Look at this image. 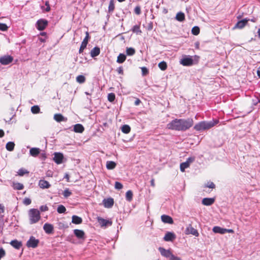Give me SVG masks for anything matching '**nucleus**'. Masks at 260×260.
I'll return each mask as SVG.
<instances>
[{
	"mask_svg": "<svg viewBox=\"0 0 260 260\" xmlns=\"http://www.w3.org/2000/svg\"><path fill=\"white\" fill-rule=\"evenodd\" d=\"M23 187V185L20 183H16L14 184V188L17 190H21Z\"/></svg>",
	"mask_w": 260,
	"mask_h": 260,
	"instance_id": "obj_42",
	"label": "nucleus"
},
{
	"mask_svg": "<svg viewBox=\"0 0 260 260\" xmlns=\"http://www.w3.org/2000/svg\"><path fill=\"white\" fill-rule=\"evenodd\" d=\"M181 64L184 66H190L193 64V59L191 57H185L180 61Z\"/></svg>",
	"mask_w": 260,
	"mask_h": 260,
	"instance_id": "obj_8",
	"label": "nucleus"
},
{
	"mask_svg": "<svg viewBox=\"0 0 260 260\" xmlns=\"http://www.w3.org/2000/svg\"><path fill=\"white\" fill-rule=\"evenodd\" d=\"M205 187L210 188H214L215 187V185L213 182H208L205 185Z\"/></svg>",
	"mask_w": 260,
	"mask_h": 260,
	"instance_id": "obj_46",
	"label": "nucleus"
},
{
	"mask_svg": "<svg viewBox=\"0 0 260 260\" xmlns=\"http://www.w3.org/2000/svg\"><path fill=\"white\" fill-rule=\"evenodd\" d=\"M100 53V49L99 48L95 47L93 48L90 52V55L92 57H94L99 55Z\"/></svg>",
	"mask_w": 260,
	"mask_h": 260,
	"instance_id": "obj_25",
	"label": "nucleus"
},
{
	"mask_svg": "<svg viewBox=\"0 0 260 260\" xmlns=\"http://www.w3.org/2000/svg\"><path fill=\"white\" fill-rule=\"evenodd\" d=\"M135 13L139 15L141 13V8L139 6H137L134 10Z\"/></svg>",
	"mask_w": 260,
	"mask_h": 260,
	"instance_id": "obj_52",
	"label": "nucleus"
},
{
	"mask_svg": "<svg viewBox=\"0 0 260 260\" xmlns=\"http://www.w3.org/2000/svg\"><path fill=\"white\" fill-rule=\"evenodd\" d=\"M97 220L101 227L106 228L108 226H111L112 224V221L105 219L100 217H98Z\"/></svg>",
	"mask_w": 260,
	"mask_h": 260,
	"instance_id": "obj_6",
	"label": "nucleus"
},
{
	"mask_svg": "<svg viewBox=\"0 0 260 260\" xmlns=\"http://www.w3.org/2000/svg\"><path fill=\"white\" fill-rule=\"evenodd\" d=\"M63 158V155L62 153L60 152H55L54 153L53 160L57 164H61L62 162Z\"/></svg>",
	"mask_w": 260,
	"mask_h": 260,
	"instance_id": "obj_10",
	"label": "nucleus"
},
{
	"mask_svg": "<svg viewBox=\"0 0 260 260\" xmlns=\"http://www.w3.org/2000/svg\"><path fill=\"white\" fill-rule=\"evenodd\" d=\"M72 218V222L74 224H78L82 222V219L78 216L73 215Z\"/></svg>",
	"mask_w": 260,
	"mask_h": 260,
	"instance_id": "obj_27",
	"label": "nucleus"
},
{
	"mask_svg": "<svg viewBox=\"0 0 260 260\" xmlns=\"http://www.w3.org/2000/svg\"><path fill=\"white\" fill-rule=\"evenodd\" d=\"M161 220L164 223L172 224L173 220L172 217L168 215H163L161 216Z\"/></svg>",
	"mask_w": 260,
	"mask_h": 260,
	"instance_id": "obj_22",
	"label": "nucleus"
},
{
	"mask_svg": "<svg viewBox=\"0 0 260 260\" xmlns=\"http://www.w3.org/2000/svg\"><path fill=\"white\" fill-rule=\"evenodd\" d=\"M185 233L186 234H192L196 237L199 236L198 231L191 225H189L185 230Z\"/></svg>",
	"mask_w": 260,
	"mask_h": 260,
	"instance_id": "obj_11",
	"label": "nucleus"
},
{
	"mask_svg": "<svg viewBox=\"0 0 260 260\" xmlns=\"http://www.w3.org/2000/svg\"><path fill=\"white\" fill-rule=\"evenodd\" d=\"M5 251L3 248H0V259L5 256Z\"/></svg>",
	"mask_w": 260,
	"mask_h": 260,
	"instance_id": "obj_55",
	"label": "nucleus"
},
{
	"mask_svg": "<svg viewBox=\"0 0 260 260\" xmlns=\"http://www.w3.org/2000/svg\"><path fill=\"white\" fill-rule=\"evenodd\" d=\"M116 166V164L113 161H107L106 162V168L108 170H113Z\"/></svg>",
	"mask_w": 260,
	"mask_h": 260,
	"instance_id": "obj_28",
	"label": "nucleus"
},
{
	"mask_svg": "<svg viewBox=\"0 0 260 260\" xmlns=\"http://www.w3.org/2000/svg\"><path fill=\"white\" fill-rule=\"evenodd\" d=\"M170 260H181V258L178 256L174 255L173 254L169 258Z\"/></svg>",
	"mask_w": 260,
	"mask_h": 260,
	"instance_id": "obj_54",
	"label": "nucleus"
},
{
	"mask_svg": "<svg viewBox=\"0 0 260 260\" xmlns=\"http://www.w3.org/2000/svg\"><path fill=\"white\" fill-rule=\"evenodd\" d=\"M257 76L260 78V66L257 69Z\"/></svg>",
	"mask_w": 260,
	"mask_h": 260,
	"instance_id": "obj_62",
	"label": "nucleus"
},
{
	"mask_svg": "<svg viewBox=\"0 0 260 260\" xmlns=\"http://www.w3.org/2000/svg\"><path fill=\"white\" fill-rule=\"evenodd\" d=\"M133 193L131 190H128L126 192L125 198L126 200L129 202L131 201L133 199Z\"/></svg>",
	"mask_w": 260,
	"mask_h": 260,
	"instance_id": "obj_32",
	"label": "nucleus"
},
{
	"mask_svg": "<svg viewBox=\"0 0 260 260\" xmlns=\"http://www.w3.org/2000/svg\"><path fill=\"white\" fill-rule=\"evenodd\" d=\"M4 206L2 204H0V213H2L4 212Z\"/></svg>",
	"mask_w": 260,
	"mask_h": 260,
	"instance_id": "obj_59",
	"label": "nucleus"
},
{
	"mask_svg": "<svg viewBox=\"0 0 260 260\" xmlns=\"http://www.w3.org/2000/svg\"><path fill=\"white\" fill-rule=\"evenodd\" d=\"M141 70L143 76H145L148 73V70L146 67H142Z\"/></svg>",
	"mask_w": 260,
	"mask_h": 260,
	"instance_id": "obj_50",
	"label": "nucleus"
},
{
	"mask_svg": "<svg viewBox=\"0 0 260 260\" xmlns=\"http://www.w3.org/2000/svg\"><path fill=\"white\" fill-rule=\"evenodd\" d=\"M48 24V21L45 19H40L38 20L36 27L40 30H44Z\"/></svg>",
	"mask_w": 260,
	"mask_h": 260,
	"instance_id": "obj_7",
	"label": "nucleus"
},
{
	"mask_svg": "<svg viewBox=\"0 0 260 260\" xmlns=\"http://www.w3.org/2000/svg\"><path fill=\"white\" fill-rule=\"evenodd\" d=\"M214 198H204L202 200V203L205 206H210L214 203Z\"/></svg>",
	"mask_w": 260,
	"mask_h": 260,
	"instance_id": "obj_20",
	"label": "nucleus"
},
{
	"mask_svg": "<svg viewBox=\"0 0 260 260\" xmlns=\"http://www.w3.org/2000/svg\"><path fill=\"white\" fill-rule=\"evenodd\" d=\"M189 165L188 162H183L180 164V170L181 172H184L185 169L188 168L189 167Z\"/></svg>",
	"mask_w": 260,
	"mask_h": 260,
	"instance_id": "obj_33",
	"label": "nucleus"
},
{
	"mask_svg": "<svg viewBox=\"0 0 260 260\" xmlns=\"http://www.w3.org/2000/svg\"><path fill=\"white\" fill-rule=\"evenodd\" d=\"M213 232L215 233H219L221 234H224L226 233H233L234 231L232 229H226L224 228H222L220 226H214L213 229Z\"/></svg>",
	"mask_w": 260,
	"mask_h": 260,
	"instance_id": "obj_4",
	"label": "nucleus"
},
{
	"mask_svg": "<svg viewBox=\"0 0 260 260\" xmlns=\"http://www.w3.org/2000/svg\"><path fill=\"white\" fill-rule=\"evenodd\" d=\"M57 211L59 213H63L66 212V209L63 205H59L57 207Z\"/></svg>",
	"mask_w": 260,
	"mask_h": 260,
	"instance_id": "obj_40",
	"label": "nucleus"
},
{
	"mask_svg": "<svg viewBox=\"0 0 260 260\" xmlns=\"http://www.w3.org/2000/svg\"><path fill=\"white\" fill-rule=\"evenodd\" d=\"M40 153V149L39 148H31L29 150L30 155L34 157L37 156Z\"/></svg>",
	"mask_w": 260,
	"mask_h": 260,
	"instance_id": "obj_23",
	"label": "nucleus"
},
{
	"mask_svg": "<svg viewBox=\"0 0 260 260\" xmlns=\"http://www.w3.org/2000/svg\"><path fill=\"white\" fill-rule=\"evenodd\" d=\"M31 200L29 198H25L23 201V203L25 205H28L31 203Z\"/></svg>",
	"mask_w": 260,
	"mask_h": 260,
	"instance_id": "obj_51",
	"label": "nucleus"
},
{
	"mask_svg": "<svg viewBox=\"0 0 260 260\" xmlns=\"http://www.w3.org/2000/svg\"><path fill=\"white\" fill-rule=\"evenodd\" d=\"M53 118L56 121L58 122H60L61 121H66L67 120V118L64 117L61 114H54Z\"/></svg>",
	"mask_w": 260,
	"mask_h": 260,
	"instance_id": "obj_17",
	"label": "nucleus"
},
{
	"mask_svg": "<svg viewBox=\"0 0 260 260\" xmlns=\"http://www.w3.org/2000/svg\"><path fill=\"white\" fill-rule=\"evenodd\" d=\"M115 99V95L113 93H110L108 95V100L109 102H112Z\"/></svg>",
	"mask_w": 260,
	"mask_h": 260,
	"instance_id": "obj_43",
	"label": "nucleus"
},
{
	"mask_svg": "<svg viewBox=\"0 0 260 260\" xmlns=\"http://www.w3.org/2000/svg\"><path fill=\"white\" fill-rule=\"evenodd\" d=\"M132 31L137 34H140L141 33L140 26L138 25H136L133 27Z\"/></svg>",
	"mask_w": 260,
	"mask_h": 260,
	"instance_id": "obj_38",
	"label": "nucleus"
},
{
	"mask_svg": "<svg viewBox=\"0 0 260 260\" xmlns=\"http://www.w3.org/2000/svg\"><path fill=\"white\" fill-rule=\"evenodd\" d=\"M135 50L133 48H127L126 49V53L127 55H133L135 53Z\"/></svg>",
	"mask_w": 260,
	"mask_h": 260,
	"instance_id": "obj_36",
	"label": "nucleus"
},
{
	"mask_svg": "<svg viewBox=\"0 0 260 260\" xmlns=\"http://www.w3.org/2000/svg\"><path fill=\"white\" fill-rule=\"evenodd\" d=\"M39 186L40 188L43 189L48 188L50 186L49 183L44 180H41L39 182Z\"/></svg>",
	"mask_w": 260,
	"mask_h": 260,
	"instance_id": "obj_21",
	"label": "nucleus"
},
{
	"mask_svg": "<svg viewBox=\"0 0 260 260\" xmlns=\"http://www.w3.org/2000/svg\"><path fill=\"white\" fill-rule=\"evenodd\" d=\"M103 203L106 208H111L114 204V200L112 198L104 199Z\"/></svg>",
	"mask_w": 260,
	"mask_h": 260,
	"instance_id": "obj_19",
	"label": "nucleus"
},
{
	"mask_svg": "<svg viewBox=\"0 0 260 260\" xmlns=\"http://www.w3.org/2000/svg\"><path fill=\"white\" fill-rule=\"evenodd\" d=\"M140 102H140V100H139V99H137V100L135 101V105L138 106V105H139L140 104Z\"/></svg>",
	"mask_w": 260,
	"mask_h": 260,
	"instance_id": "obj_60",
	"label": "nucleus"
},
{
	"mask_svg": "<svg viewBox=\"0 0 260 260\" xmlns=\"http://www.w3.org/2000/svg\"><path fill=\"white\" fill-rule=\"evenodd\" d=\"M45 5L47 6L45 10L46 12H49L50 10V7L49 6V3L48 1H46L45 2Z\"/></svg>",
	"mask_w": 260,
	"mask_h": 260,
	"instance_id": "obj_57",
	"label": "nucleus"
},
{
	"mask_svg": "<svg viewBox=\"0 0 260 260\" xmlns=\"http://www.w3.org/2000/svg\"><path fill=\"white\" fill-rule=\"evenodd\" d=\"M118 73L119 74H123V69L122 67H119L117 69V70Z\"/></svg>",
	"mask_w": 260,
	"mask_h": 260,
	"instance_id": "obj_58",
	"label": "nucleus"
},
{
	"mask_svg": "<svg viewBox=\"0 0 260 260\" xmlns=\"http://www.w3.org/2000/svg\"><path fill=\"white\" fill-rule=\"evenodd\" d=\"M123 187V185L119 182H116L115 183V188L117 189H121Z\"/></svg>",
	"mask_w": 260,
	"mask_h": 260,
	"instance_id": "obj_49",
	"label": "nucleus"
},
{
	"mask_svg": "<svg viewBox=\"0 0 260 260\" xmlns=\"http://www.w3.org/2000/svg\"><path fill=\"white\" fill-rule=\"evenodd\" d=\"M27 173H28V172L24 169H20L18 170V174L20 176H23L25 174H27Z\"/></svg>",
	"mask_w": 260,
	"mask_h": 260,
	"instance_id": "obj_45",
	"label": "nucleus"
},
{
	"mask_svg": "<svg viewBox=\"0 0 260 260\" xmlns=\"http://www.w3.org/2000/svg\"><path fill=\"white\" fill-rule=\"evenodd\" d=\"M8 27L5 23H0V30L2 31H6L8 29Z\"/></svg>",
	"mask_w": 260,
	"mask_h": 260,
	"instance_id": "obj_48",
	"label": "nucleus"
},
{
	"mask_svg": "<svg viewBox=\"0 0 260 260\" xmlns=\"http://www.w3.org/2000/svg\"><path fill=\"white\" fill-rule=\"evenodd\" d=\"M191 32L194 35H198L200 33V28L198 26H194L191 29Z\"/></svg>",
	"mask_w": 260,
	"mask_h": 260,
	"instance_id": "obj_41",
	"label": "nucleus"
},
{
	"mask_svg": "<svg viewBox=\"0 0 260 260\" xmlns=\"http://www.w3.org/2000/svg\"><path fill=\"white\" fill-rule=\"evenodd\" d=\"M192 119H175L167 124V128L172 130L185 131L192 126Z\"/></svg>",
	"mask_w": 260,
	"mask_h": 260,
	"instance_id": "obj_1",
	"label": "nucleus"
},
{
	"mask_svg": "<svg viewBox=\"0 0 260 260\" xmlns=\"http://www.w3.org/2000/svg\"><path fill=\"white\" fill-rule=\"evenodd\" d=\"M15 146V144L12 142H9L7 143L6 148V149L10 151L13 150Z\"/></svg>",
	"mask_w": 260,
	"mask_h": 260,
	"instance_id": "obj_31",
	"label": "nucleus"
},
{
	"mask_svg": "<svg viewBox=\"0 0 260 260\" xmlns=\"http://www.w3.org/2000/svg\"><path fill=\"white\" fill-rule=\"evenodd\" d=\"M13 61L11 56H4L0 58V62L4 65H7Z\"/></svg>",
	"mask_w": 260,
	"mask_h": 260,
	"instance_id": "obj_12",
	"label": "nucleus"
},
{
	"mask_svg": "<svg viewBox=\"0 0 260 260\" xmlns=\"http://www.w3.org/2000/svg\"><path fill=\"white\" fill-rule=\"evenodd\" d=\"M72 194V192L69 190V189H66L64 190L63 192V195L65 198H68Z\"/></svg>",
	"mask_w": 260,
	"mask_h": 260,
	"instance_id": "obj_47",
	"label": "nucleus"
},
{
	"mask_svg": "<svg viewBox=\"0 0 260 260\" xmlns=\"http://www.w3.org/2000/svg\"><path fill=\"white\" fill-rule=\"evenodd\" d=\"M86 36L85 38L84 39L83 41H82L81 46H80V49H79L80 53L83 52L84 49L86 47V46H87V44L88 43V38H89V34H88V32H86Z\"/></svg>",
	"mask_w": 260,
	"mask_h": 260,
	"instance_id": "obj_13",
	"label": "nucleus"
},
{
	"mask_svg": "<svg viewBox=\"0 0 260 260\" xmlns=\"http://www.w3.org/2000/svg\"><path fill=\"white\" fill-rule=\"evenodd\" d=\"M176 238L175 234L173 232H168L166 234L164 240L165 241H172Z\"/></svg>",
	"mask_w": 260,
	"mask_h": 260,
	"instance_id": "obj_14",
	"label": "nucleus"
},
{
	"mask_svg": "<svg viewBox=\"0 0 260 260\" xmlns=\"http://www.w3.org/2000/svg\"><path fill=\"white\" fill-rule=\"evenodd\" d=\"M30 224H34L38 222L40 218V213L37 209H31L28 212Z\"/></svg>",
	"mask_w": 260,
	"mask_h": 260,
	"instance_id": "obj_3",
	"label": "nucleus"
},
{
	"mask_svg": "<svg viewBox=\"0 0 260 260\" xmlns=\"http://www.w3.org/2000/svg\"><path fill=\"white\" fill-rule=\"evenodd\" d=\"M40 108L38 106H34L31 108V111L34 114H37L40 112Z\"/></svg>",
	"mask_w": 260,
	"mask_h": 260,
	"instance_id": "obj_39",
	"label": "nucleus"
},
{
	"mask_svg": "<svg viewBox=\"0 0 260 260\" xmlns=\"http://www.w3.org/2000/svg\"><path fill=\"white\" fill-rule=\"evenodd\" d=\"M150 183H151V185L152 186H154L155 185V184H154V180L153 179H151V181H150Z\"/></svg>",
	"mask_w": 260,
	"mask_h": 260,
	"instance_id": "obj_63",
	"label": "nucleus"
},
{
	"mask_svg": "<svg viewBox=\"0 0 260 260\" xmlns=\"http://www.w3.org/2000/svg\"><path fill=\"white\" fill-rule=\"evenodd\" d=\"M114 0H111L109 5V11L112 12L114 9Z\"/></svg>",
	"mask_w": 260,
	"mask_h": 260,
	"instance_id": "obj_44",
	"label": "nucleus"
},
{
	"mask_svg": "<svg viewBox=\"0 0 260 260\" xmlns=\"http://www.w3.org/2000/svg\"><path fill=\"white\" fill-rule=\"evenodd\" d=\"M10 244L13 247H14V248H15L16 249H19L22 246L21 243L16 240L12 241L10 243Z\"/></svg>",
	"mask_w": 260,
	"mask_h": 260,
	"instance_id": "obj_29",
	"label": "nucleus"
},
{
	"mask_svg": "<svg viewBox=\"0 0 260 260\" xmlns=\"http://www.w3.org/2000/svg\"><path fill=\"white\" fill-rule=\"evenodd\" d=\"M158 66L159 69L162 71H165L167 68V63L164 61L159 62Z\"/></svg>",
	"mask_w": 260,
	"mask_h": 260,
	"instance_id": "obj_34",
	"label": "nucleus"
},
{
	"mask_svg": "<svg viewBox=\"0 0 260 260\" xmlns=\"http://www.w3.org/2000/svg\"><path fill=\"white\" fill-rule=\"evenodd\" d=\"M76 81L79 83H83L85 81V78L83 75H79L76 77Z\"/></svg>",
	"mask_w": 260,
	"mask_h": 260,
	"instance_id": "obj_37",
	"label": "nucleus"
},
{
	"mask_svg": "<svg viewBox=\"0 0 260 260\" xmlns=\"http://www.w3.org/2000/svg\"><path fill=\"white\" fill-rule=\"evenodd\" d=\"M175 19L178 21L182 22L185 20V15L183 12H178L176 15Z\"/></svg>",
	"mask_w": 260,
	"mask_h": 260,
	"instance_id": "obj_26",
	"label": "nucleus"
},
{
	"mask_svg": "<svg viewBox=\"0 0 260 260\" xmlns=\"http://www.w3.org/2000/svg\"><path fill=\"white\" fill-rule=\"evenodd\" d=\"M39 243V240L38 239H36L33 236H31L26 243V246L28 247L35 248L38 246Z\"/></svg>",
	"mask_w": 260,
	"mask_h": 260,
	"instance_id": "obj_5",
	"label": "nucleus"
},
{
	"mask_svg": "<svg viewBox=\"0 0 260 260\" xmlns=\"http://www.w3.org/2000/svg\"><path fill=\"white\" fill-rule=\"evenodd\" d=\"M218 120L215 119L210 121H202L196 124L194 126V129L197 131H202L208 129L213 127L218 123Z\"/></svg>",
	"mask_w": 260,
	"mask_h": 260,
	"instance_id": "obj_2",
	"label": "nucleus"
},
{
	"mask_svg": "<svg viewBox=\"0 0 260 260\" xmlns=\"http://www.w3.org/2000/svg\"><path fill=\"white\" fill-rule=\"evenodd\" d=\"M84 127L81 124H76L74 126V131L76 133H81L84 131Z\"/></svg>",
	"mask_w": 260,
	"mask_h": 260,
	"instance_id": "obj_24",
	"label": "nucleus"
},
{
	"mask_svg": "<svg viewBox=\"0 0 260 260\" xmlns=\"http://www.w3.org/2000/svg\"><path fill=\"white\" fill-rule=\"evenodd\" d=\"M257 34H258V37L260 38V29H258Z\"/></svg>",
	"mask_w": 260,
	"mask_h": 260,
	"instance_id": "obj_64",
	"label": "nucleus"
},
{
	"mask_svg": "<svg viewBox=\"0 0 260 260\" xmlns=\"http://www.w3.org/2000/svg\"><path fill=\"white\" fill-rule=\"evenodd\" d=\"M40 209L41 211H46L48 210V208L47 206H41L40 208Z\"/></svg>",
	"mask_w": 260,
	"mask_h": 260,
	"instance_id": "obj_56",
	"label": "nucleus"
},
{
	"mask_svg": "<svg viewBox=\"0 0 260 260\" xmlns=\"http://www.w3.org/2000/svg\"><path fill=\"white\" fill-rule=\"evenodd\" d=\"M121 131L124 134H128L130 132L131 127L128 125H124L121 128Z\"/></svg>",
	"mask_w": 260,
	"mask_h": 260,
	"instance_id": "obj_35",
	"label": "nucleus"
},
{
	"mask_svg": "<svg viewBox=\"0 0 260 260\" xmlns=\"http://www.w3.org/2000/svg\"><path fill=\"white\" fill-rule=\"evenodd\" d=\"M249 19H244L239 21L235 25L234 28H243L247 24Z\"/></svg>",
	"mask_w": 260,
	"mask_h": 260,
	"instance_id": "obj_15",
	"label": "nucleus"
},
{
	"mask_svg": "<svg viewBox=\"0 0 260 260\" xmlns=\"http://www.w3.org/2000/svg\"><path fill=\"white\" fill-rule=\"evenodd\" d=\"M195 159V158L194 157H188L186 162H188V164L190 165L191 163H192Z\"/></svg>",
	"mask_w": 260,
	"mask_h": 260,
	"instance_id": "obj_53",
	"label": "nucleus"
},
{
	"mask_svg": "<svg viewBox=\"0 0 260 260\" xmlns=\"http://www.w3.org/2000/svg\"><path fill=\"white\" fill-rule=\"evenodd\" d=\"M43 229L47 234H51L53 231V226L50 223H46L43 226Z\"/></svg>",
	"mask_w": 260,
	"mask_h": 260,
	"instance_id": "obj_18",
	"label": "nucleus"
},
{
	"mask_svg": "<svg viewBox=\"0 0 260 260\" xmlns=\"http://www.w3.org/2000/svg\"><path fill=\"white\" fill-rule=\"evenodd\" d=\"M158 250L160 252L161 255L166 258H170L173 254L170 250H167L163 247H159L158 248Z\"/></svg>",
	"mask_w": 260,
	"mask_h": 260,
	"instance_id": "obj_9",
	"label": "nucleus"
},
{
	"mask_svg": "<svg viewBox=\"0 0 260 260\" xmlns=\"http://www.w3.org/2000/svg\"><path fill=\"white\" fill-rule=\"evenodd\" d=\"M74 233L77 238L80 239H85V233L81 230L76 229L74 230Z\"/></svg>",
	"mask_w": 260,
	"mask_h": 260,
	"instance_id": "obj_16",
	"label": "nucleus"
},
{
	"mask_svg": "<svg viewBox=\"0 0 260 260\" xmlns=\"http://www.w3.org/2000/svg\"><path fill=\"white\" fill-rule=\"evenodd\" d=\"M126 59V55L124 54L120 53L117 57V62L119 63H123Z\"/></svg>",
	"mask_w": 260,
	"mask_h": 260,
	"instance_id": "obj_30",
	"label": "nucleus"
},
{
	"mask_svg": "<svg viewBox=\"0 0 260 260\" xmlns=\"http://www.w3.org/2000/svg\"><path fill=\"white\" fill-rule=\"evenodd\" d=\"M4 136V131L0 129V138H2Z\"/></svg>",
	"mask_w": 260,
	"mask_h": 260,
	"instance_id": "obj_61",
	"label": "nucleus"
}]
</instances>
